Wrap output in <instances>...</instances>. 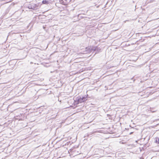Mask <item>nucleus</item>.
Returning <instances> with one entry per match:
<instances>
[{
  "instance_id": "6e6552de",
  "label": "nucleus",
  "mask_w": 159,
  "mask_h": 159,
  "mask_svg": "<svg viewBox=\"0 0 159 159\" xmlns=\"http://www.w3.org/2000/svg\"><path fill=\"white\" fill-rule=\"evenodd\" d=\"M129 126H130V127H131V128H133V127H131V125H129Z\"/></svg>"
},
{
  "instance_id": "39448f33",
  "label": "nucleus",
  "mask_w": 159,
  "mask_h": 159,
  "mask_svg": "<svg viewBox=\"0 0 159 159\" xmlns=\"http://www.w3.org/2000/svg\"><path fill=\"white\" fill-rule=\"evenodd\" d=\"M42 3L43 4H48L49 3V2L48 0H43L42 1Z\"/></svg>"
},
{
  "instance_id": "423d86ee",
  "label": "nucleus",
  "mask_w": 159,
  "mask_h": 159,
  "mask_svg": "<svg viewBox=\"0 0 159 159\" xmlns=\"http://www.w3.org/2000/svg\"><path fill=\"white\" fill-rule=\"evenodd\" d=\"M155 142L158 144L159 143V138H157L156 139Z\"/></svg>"
},
{
  "instance_id": "7ed1b4c3",
  "label": "nucleus",
  "mask_w": 159,
  "mask_h": 159,
  "mask_svg": "<svg viewBox=\"0 0 159 159\" xmlns=\"http://www.w3.org/2000/svg\"><path fill=\"white\" fill-rule=\"evenodd\" d=\"M28 7L30 9L35 10L38 9L39 7V4L32 3L28 5Z\"/></svg>"
},
{
  "instance_id": "f03ea898",
  "label": "nucleus",
  "mask_w": 159,
  "mask_h": 159,
  "mask_svg": "<svg viewBox=\"0 0 159 159\" xmlns=\"http://www.w3.org/2000/svg\"><path fill=\"white\" fill-rule=\"evenodd\" d=\"M87 100L86 97H78L74 100V104L75 105H77L80 103L84 102Z\"/></svg>"
},
{
  "instance_id": "20e7f679",
  "label": "nucleus",
  "mask_w": 159,
  "mask_h": 159,
  "mask_svg": "<svg viewBox=\"0 0 159 159\" xmlns=\"http://www.w3.org/2000/svg\"><path fill=\"white\" fill-rule=\"evenodd\" d=\"M71 0H64V1H63V0H61L60 2L62 3L63 5H66L70 2Z\"/></svg>"
},
{
  "instance_id": "0eeeda50",
  "label": "nucleus",
  "mask_w": 159,
  "mask_h": 159,
  "mask_svg": "<svg viewBox=\"0 0 159 159\" xmlns=\"http://www.w3.org/2000/svg\"><path fill=\"white\" fill-rule=\"evenodd\" d=\"M133 132H130V133H129V134H132L133 133Z\"/></svg>"
},
{
  "instance_id": "f257e3e1",
  "label": "nucleus",
  "mask_w": 159,
  "mask_h": 159,
  "mask_svg": "<svg viewBox=\"0 0 159 159\" xmlns=\"http://www.w3.org/2000/svg\"><path fill=\"white\" fill-rule=\"evenodd\" d=\"M101 51V49L100 47L98 46H94L86 48L83 52L84 54L90 53L92 52V53H94V55L95 54Z\"/></svg>"
}]
</instances>
